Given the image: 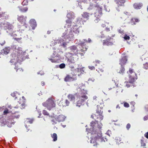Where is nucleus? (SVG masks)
I'll list each match as a JSON object with an SVG mask.
<instances>
[{"label": "nucleus", "instance_id": "1", "mask_svg": "<svg viewBox=\"0 0 148 148\" xmlns=\"http://www.w3.org/2000/svg\"><path fill=\"white\" fill-rule=\"evenodd\" d=\"M84 41H85V42H81L80 43V45L81 46L80 50H78L76 46L73 45L70 47V53H71L72 54H75L77 55L79 54L81 56H84V54L83 53H82V52H85L86 51L87 49V48L85 46V42H87V41L85 40Z\"/></svg>", "mask_w": 148, "mask_h": 148}, {"label": "nucleus", "instance_id": "2", "mask_svg": "<svg viewBox=\"0 0 148 148\" xmlns=\"http://www.w3.org/2000/svg\"><path fill=\"white\" fill-rule=\"evenodd\" d=\"M92 136L90 140L91 143L94 144L93 146L97 145L99 142H105L107 141L108 139L106 136L102 137L101 132L100 131L97 133H95L94 134H92Z\"/></svg>", "mask_w": 148, "mask_h": 148}, {"label": "nucleus", "instance_id": "3", "mask_svg": "<svg viewBox=\"0 0 148 148\" xmlns=\"http://www.w3.org/2000/svg\"><path fill=\"white\" fill-rule=\"evenodd\" d=\"M98 122L97 121H92L90 123L91 127L90 129L86 128V131L88 133L91 132L92 134H94L95 133L101 132V127L98 125Z\"/></svg>", "mask_w": 148, "mask_h": 148}, {"label": "nucleus", "instance_id": "4", "mask_svg": "<svg viewBox=\"0 0 148 148\" xmlns=\"http://www.w3.org/2000/svg\"><path fill=\"white\" fill-rule=\"evenodd\" d=\"M127 73L128 74L129 77V82H126V86L127 88L131 86L129 83L132 84L135 81V80L137 79L136 74L134 72V69L130 68Z\"/></svg>", "mask_w": 148, "mask_h": 148}, {"label": "nucleus", "instance_id": "5", "mask_svg": "<svg viewBox=\"0 0 148 148\" xmlns=\"http://www.w3.org/2000/svg\"><path fill=\"white\" fill-rule=\"evenodd\" d=\"M13 124L12 119H6L3 116L0 117V126H4L6 125L9 127H11Z\"/></svg>", "mask_w": 148, "mask_h": 148}, {"label": "nucleus", "instance_id": "6", "mask_svg": "<svg viewBox=\"0 0 148 148\" xmlns=\"http://www.w3.org/2000/svg\"><path fill=\"white\" fill-rule=\"evenodd\" d=\"M66 58L67 59V62L68 64L71 66V64H74L78 59V55L71 53H68Z\"/></svg>", "mask_w": 148, "mask_h": 148}, {"label": "nucleus", "instance_id": "7", "mask_svg": "<svg viewBox=\"0 0 148 148\" xmlns=\"http://www.w3.org/2000/svg\"><path fill=\"white\" fill-rule=\"evenodd\" d=\"M42 105L49 110L55 107L56 105L54 101L52 99H49L45 102L43 103Z\"/></svg>", "mask_w": 148, "mask_h": 148}, {"label": "nucleus", "instance_id": "8", "mask_svg": "<svg viewBox=\"0 0 148 148\" xmlns=\"http://www.w3.org/2000/svg\"><path fill=\"white\" fill-rule=\"evenodd\" d=\"M23 57L20 55L16 56V55L13 54L12 55V58L11 59L10 61L11 63L12 64H15L17 62L20 63L23 61Z\"/></svg>", "mask_w": 148, "mask_h": 148}, {"label": "nucleus", "instance_id": "9", "mask_svg": "<svg viewBox=\"0 0 148 148\" xmlns=\"http://www.w3.org/2000/svg\"><path fill=\"white\" fill-rule=\"evenodd\" d=\"M78 88L80 90V95L78 96V98L81 101L84 102L88 98V97L86 95L87 94V91L84 89H82L80 88Z\"/></svg>", "mask_w": 148, "mask_h": 148}, {"label": "nucleus", "instance_id": "10", "mask_svg": "<svg viewBox=\"0 0 148 148\" xmlns=\"http://www.w3.org/2000/svg\"><path fill=\"white\" fill-rule=\"evenodd\" d=\"M27 18V17L26 16H24L21 15L19 16H18L17 18L18 21L22 24H23V25H25V27H27V26H26V24L25 23Z\"/></svg>", "mask_w": 148, "mask_h": 148}, {"label": "nucleus", "instance_id": "11", "mask_svg": "<svg viewBox=\"0 0 148 148\" xmlns=\"http://www.w3.org/2000/svg\"><path fill=\"white\" fill-rule=\"evenodd\" d=\"M70 16V15L69 14H67V17L68 19L66 21V23L64 25V28H69L72 26V21L73 18L72 17L69 18Z\"/></svg>", "mask_w": 148, "mask_h": 148}, {"label": "nucleus", "instance_id": "12", "mask_svg": "<svg viewBox=\"0 0 148 148\" xmlns=\"http://www.w3.org/2000/svg\"><path fill=\"white\" fill-rule=\"evenodd\" d=\"M84 72V71L83 68H77L73 71V75H75L79 76L83 74Z\"/></svg>", "mask_w": 148, "mask_h": 148}, {"label": "nucleus", "instance_id": "13", "mask_svg": "<svg viewBox=\"0 0 148 148\" xmlns=\"http://www.w3.org/2000/svg\"><path fill=\"white\" fill-rule=\"evenodd\" d=\"M91 117L98 122L99 121H101L103 119V116L102 114L96 113L95 114H93L91 115Z\"/></svg>", "mask_w": 148, "mask_h": 148}, {"label": "nucleus", "instance_id": "14", "mask_svg": "<svg viewBox=\"0 0 148 148\" xmlns=\"http://www.w3.org/2000/svg\"><path fill=\"white\" fill-rule=\"evenodd\" d=\"M69 104L70 102L68 100L62 99L60 101L58 105L60 106L66 107L69 106Z\"/></svg>", "mask_w": 148, "mask_h": 148}, {"label": "nucleus", "instance_id": "15", "mask_svg": "<svg viewBox=\"0 0 148 148\" xmlns=\"http://www.w3.org/2000/svg\"><path fill=\"white\" fill-rule=\"evenodd\" d=\"M62 36L66 39H68L69 41H71L73 39V35L72 32H70L67 35L65 33H63Z\"/></svg>", "mask_w": 148, "mask_h": 148}, {"label": "nucleus", "instance_id": "16", "mask_svg": "<svg viewBox=\"0 0 148 148\" xmlns=\"http://www.w3.org/2000/svg\"><path fill=\"white\" fill-rule=\"evenodd\" d=\"M112 39L111 37H108L106 40H103V45H112L113 44L112 42H110V40Z\"/></svg>", "mask_w": 148, "mask_h": 148}, {"label": "nucleus", "instance_id": "17", "mask_svg": "<svg viewBox=\"0 0 148 148\" xmlns=\"http://www.w3.org/2000/svg\"><path fill=\"white\" fill-rule=\"evenodd\" d=\"M140 59L142 61L146 62L148 61V52H146L140 57Z\"/></svg>", "mask_w": 148, "mask_h": 148}, {"label": "nucleus", "instance_id": "18", "mask_svg": "<svg viewBox=\"0 0 148 148\" xmlns=\"http://www.w3.org/2000/svg\"><path fill=\"white\" fill-rule=\"evenodd\" d=\"M102 13L101 12L100 14L99 12H97L95 13V19L94 20V21L95 23H97L100 20V16L101 14Z\"/></svg>", "mask_w": 148, "mask_h": 148}, {"label": "nucleus", "instance_id": "19", "mask_svg": "<svg viewBox=\"0 0 148 148\" xmlns=\"http://www.w3.org/2000/svg\"><path fill=\"white\" fill-rule=\"evenodd\" d=\"M126 1V0H115V2L118 7L123 6Z\"/></svg>", "mask_w": 148, "mask_h": 148}, {"label": "nucleus", "instance_id": "20", "mask_svg": "<svg viewBox=\"0 0 148 148\" xmlns=\"http://www.w3.org/2000/svg\"><path fill=\"white\" fill-rule=\"evenodd\" d=\"M29 23L32 28H35L36 26V23L34 19H31L29 21Z\"/></svg>", "mask_w": 148, "mask_h": 148}, {"label": "nucleus", "instance_id": "21", "mask_svg": "<svg viewBox=\"0 0 148 148\" xmlns=\"http://www.w3.org/2000/svg\"><path fill=\"white\" fill-rule=\"evenodd\" d=\"M75 78L69 75H67L64 79V81L66 82H70L75 80Z\"/></svg>", "mask_w": 148, "mask_h": 148}, {"label": "nucleus", "instance_id": "22", "mask_svg": "<svg viewBox=\"0 0 148 148\" xmlns=\"http://www.w3.org/2000/svg\"><path fill=\"white\" fill-rule=\"evenodd\" d=\"M143 6V4L140 3H136L133 4L134 8L136 9H140Z\"/></svg>", "mask_w": 148, "mask_h": 148}, {"label": "nucleus", "instance_id": "23", "mask_svg": "<svg viewBox=\"0 0 148 148\" xmlns=\"http://www.w3.org/2000/svg\"><path fill=\"white\" fill-rule=\"evenodd\" d=\"M127 61V59L126 56H124L120 60L119 64L122 66L125 64Z\"/></svg>", "mask_w": 148, "mask_h": 148}, {"label": "nucleus", "instance_id": "24", "mask_svg": "<svg viewBox=\"0 0 148 148\" xmlns=\"http://www.w3.org/2000/svg\"><path fill=\"white\" fill-rule=\"evenodd\" d=\"M139 19L136 17L132 18L131 20V22L133 25H136V23L139 22Z\"/></svg>", "mask_w": 148, "mask_h": 148}, {"label": "nucleus", "instance_id": "25", "mask_svg": "<svg viewBox=\"0 0 148 148\" xmlns=\"http://www.w3.org/2000/svg\"><path fill=\"white\" fill-rule=\"evenodd\" d=\"M65 119V117L64 116L60 115H59L57 117V119L58 122H61L64 121Z\"/></svg>", "mask_w": 148, "mask_h": 148}, {"label": "nucleus", "instance_id": "26", "mask_svg": "<svg viewBox=\"0 0 148 148\" xmlns=\"http://www.w3.org/2000/svg\"><path fill=\"white\" fill-rule=\"evenodd\" d=\"M14 69L16 70V72L18 73H21L23 71V70L21 68L18 66V65H17V66L16 65Z\"/></svg>", "mask_w": 148, "mask_h": 148}, {"label": "nucleus", "instance_id": "27", "mask_svg": "<svg viewBox=\"0 0 148 148\" xmlns=\"http://www.w3.org/2000/svg\"><path fill=\"white\" fill-rule=\"evenodd\" d=\"M89 13H88L86 12H84L82 14V16L84 19H86L87 20L89 19Z\"/></svg>", "mask_w": 148, "mask_h": 148}, {"label": "nucleus", "instance_id": "28", "mask_svg": "<svg viewBox=\"0 0 148 148\" xmlns=\"http://www.w3.org/2000/svg\"><path fill=\"white\" fill-rule=\"evenodd\" d=\"M53 55L52 56H53V58H57V59L58 60L60 59V55L58 53V51H54L53 52Z\"/></svg>", "mask_w": 148, "mask_h": 148}, {"label": "nucleus", "instance_id": "29", "mask_svg": "<svg viewBox=\"0 0 148 148\" xmlns=\"http://www.w3.org/2000/svg\"><path fill=\"white\" fill-rule=\"evenodd\" d=\"M141 147L142 148H147L146 147V143L145 141L141 139L140 140Z\"/></svg>", "mask_w": 148, "mask_h": 148}, {"label": "nucleus", "instance_id": "30", "mask_svg": "<svg viewBox=\"0 0 148 148\" xmlns=\"http://www.w3.org/2000/svg\"><path fill=\"white\" fill-rule=\"evenodd\" d=\"M101 27L106 28H109L110 27H112V26H110V25H109V24L108 23L105 22L104 23L102 24L101 25Z\"/></svg>", "mask_w": 148, "mask_h": 148}, {"label": "nucleus", "instance_id": "31", "mask_svg": "<svg viewBox=\"0 0 148 148\" xmlns=\"http://www.w3.org/2000/svg\"><path fill=\"white\" fill-rule=\"evenodd\" d=\"M34 119H33L27 118L25 121V123L32 124L33 123Z\"/></svg>", "mask_w": 148, "mask_h": 148}, {"label": "nucleus", "instance_id": "32", "mask_svg": "<svg viewBox=\"0 0 148 148\" xmlns=\"http://www.w3.org/2000/svg\"><path fill=\"white\" fill-rule=\"evenodd\" d=\"M97 109L96 110V113H98V114H102L103 111L102 108L101 107H100L99 108V107H98V105L97 106Z\"/></svg>", "mask_w": 148, "mask_h": 148}, {"label": "nucleus", "instance_id": "33", "mask_svg": "<svg viewBox=\"0 0 148 148\" xmlns=\"http://www.w3.org/2000/svg\"><path fill=\"white\" fill-rule=\"evenodd\" d=\"M69 99L71 101H74L75 100V96L71 94H69L68 96Z\"/></svg>", "mask_w": 148, "mask_h": 148}, {"label": "nucleus", "instance_id": "34", "mask_svg": "<svg viewBox=\"0 0 148 148\" xmlns=\"http://www.w3.org/2000/svg\"><path fill=\"white\" fill-rule=\"evenodd\" d=\"M51 137L53 138V141H56L57 140V135L56 133H53L51 134Z\"/></svg>", "mask_w": 148, "mask_h": 148}, {"label": "nucleus", "instance_id": "35", "mask_svg": "<svg viewBox=\"0 0 148 148\" xmlns=\"http://www.w3.org/2000/svg\"><path fill=\"white\" fill-rule=\"evenodd\" d=\"M84 102L79 99L78 100L77 102L76 106L79 107L81 105H84Z\"/></svg>", "mask_w": 148, "mask_h": 148}, {"label": "nucleus", "instance_id": "36", "mask_svg": "<svg viewBox=\"0 0 148 148\" xmlns=\"http://www.w3.org/2000/svg\"><path fill=\"white\" fill-rule=\"evenodd\" d=\"M84 102L79 99L78 100L77 102L76 106L79 107L81 105H84Z\"/></svg>", "mask_w": 148, "mask_h": 148}, {"label": "nucleus", "instance_id": "37", "mask_svg": "<svg viewBox=\"0 0 148 148\" xmlns=\"http://www.w3.org/2000/svg\"><path fill=\"white\" fill-rule=\"evenodd\" d=\"M6 30L7 32L11 35L14 33V31H13V28H7Z\"/></svg>", "mask_w": 148, "mask_h": 148}, {"label": "nucleus", "instance_id": "38", "mask_svg": "<svg viewBox=\"0 0 148 148\" xmlns=\"http://www.w3.org/2000/svg\"><path fill=\"white\" fill-rule=\"evenodd\" d=\"M28 10V8L27 7H25L22 8L20 9V11L22 12H26Z\"/></svg>", "mask_w": 148, "mask_h": 148}, {"label": "nucleus", "instance_id": "39", "mask_svg": "<svg viewBox=\"0 0 148 148\" xmlns=\"http://www.w3.org/2000/svg\"><path fill=\"white\" fill-rule=\"evenodd\" d=\"M11 112L9 111L8 108H6L5 109L3 112V114L4 115H5Z\"/></svg>", "mask_w": 148, "mask_h": 148}, {"label": "nucleus", "instance_id": "40", "mask_svg": "<svg viewBox=\"0 0 148 148\" xmlns=\"http://www.w3.org/2000/svg\"><path fill=\"white\" fill-rule=\"evenodd\" d=\"M125 70V69L122 66H121V68H120V70L118 72L120 74H122L124 73Z\"/></svg>", "mask_w": 148, "mask_h": 148}, {"label": "nucleus", "instance_id": "41", "mask_svg": "<svg viewBox=\"0 0 148 148\" xmlns=\"http://www.w3.org/2000/svg\"><path fill=\"white\" fill-rule=\"evenodd\" d=\"M49 59L52 62H57L58 60V59H55V58H53V56H52V58H49Z\"/></svg>", "mask_w": 148, "mask_h": 148}, {"label": "nucleus", "instance_id": "42", "mask_svg": "<svg viewBox=\"0 0 148 148\" xmlns=\"http://www.w3.org/2000/svg\"><path fill=\"white\" fill-rule=\"evenodd\" d=\"M143 68L145 69H148V62H146L143 64Z\"/></svg>", "mask_w": 148, "mask_h": 148}, {"label": "nucleus", "instance_id": "43", "mask_svg": "<svg viewBox=\"0 0 148 148\" xmlns=\"http://www.w3.org/2000/svg\"><path fill=\"white\" fill-rule=\"evenodd\" d=\"M3 53L6 54L8 53L10 51L9 49L7 48H6L3 49Z\"/></svg>", "mask_w": 148, "mask_h": 148}, {"label": "nucleus", "instance_id": "44", "mask_svg": "<svg viewBox=\"0 0 148 148\" xmlns=\"http://www.w3.org/2000/svg\"><path fill=\"white\" fill-rule=\"evenodd\" d=\"M29 1L28 0H24L22 3V5H27L28 4V2Z\"/></svg>", "mask_w": 148, "mask_h": 148}, {"label": "nucleus", "instance_id": "45", "mask_svg": "<svg viewBox=\"0 0 148 148\" xmlns=\"http://www.w3.org/2000/svg\"><path fill=\"white\" fill-rule=\"evenodd\" d=\"M101 61L98 60H96L95 61L93 62V63L94 64L95 66H97L98 64H99Z\"/></svg>", "mask_w": 148, "mask_h": 148}, {"label": "nucleus", "instance_id": "46", "mask_svg": "<svg viewBox=\"0 0 148 148\" xmlns=\"http://www.w3.org/2000/svg\"><path fill=\"white\" fill-rule=\"evenodd\" d=\"M97 70L99 73H103L104 71V70L102 68H99Z\"/></svg>", "mask_w": 148, "mask_h": 148}, {"label": "nucleus", "instance_id": "47", "mask_svg": "<svg viewBox=\"0 0 148 148\" xmlns=\"http://www.w3.org/2000/svg\"><path fill=\"white\" fill-rule=\"evenodd\" d=\"M56 119L57 118L53 119L51 120L52 122H53V124H55L57 123L58 122V121L57 120V119Z\"/></svg>", "mask_w": 148, "mask_h": 148}, {"label": "nucleus", "instance_id": "48", "mask_svg": "<svg viewBox=\"0 0 148 148\" xmlns=\"http://www.w3.org/2000/svg\"><path fill=\"white\" fill-rule=\"evenodd\" d=\"M42 114L45 115L49 116V113L45 110H44L42 111Z\"/></svg>", "mask_w": 148, "mask_h": 148}, {"label": "nucleus", "instance_id": "49", "mask_svg": "<svg viewBox=\"0 0 148 148\" xmlns=\"http://www.w3.org/2000/svg\"><path fill=\"white\" fill-rule=\"evenodd\" d=\"M124 106L126 108H128L130 106L128 103L126 102H124Z\"/></svg>", "mask_w": 148, "mask_h": 148}, {"label": "nucleus", "instance_id": "50", "mask_svg": "<svg viewBox=\"0 0 148 148\" xmlns=\"http://www.w3.org/2000/svg\"><path fill=\"white\" fill-rule=\"evenodd\" d=\"M80 21L77 20V23L76 25L77 26H78L79 27H82V26H81L82 25L81 24V23H80Z\"/></svg>", "mask_w": 148, "mask_h": 148}, {"label": "nucleus", "instance_id": "51", "mask_svg": "<svg viewBox=\"0 0 148 148\" xmlns=\"http://www.w3.org/2000/svg\"><path fill=\"white\" fill-rule=\"evenodd\" d=\"M65 65L64 63H62L59 65V67L60 69H63L65 67Z\"/></svg>", "mask_w": 148, "mask_h": 148}, {"label": "nucleus", "instance_id": "52", "mask_svg": "<svg viewBox=\"0 0 148 148\" xmlns=\"http://www.w3.org/2000/svg\"><path fill=\"white\" fill-rule=\"evenodd\" d=\"M124 39L125 40H129L130 37L127 35H125L124 37Z\"/></svg>", "mask_w": 148, "mask_h": 148}, {"label": "nucleus", "instance_id": "53", "mask_svg": "<svg viewBox=\"0 0 148 148\" xmlns=\"http://www.w3.org/2000/svg\"><path fill=\"white\" fill-rule=\"evenodd\" d=\"M131 127V125L130 123H128L126 127V128L127 130H129V129Z\"/></svg>", "mask_w": 148, "mask_h": 148}, {"label": "nucleus", "instance_id": "54", "mask_svg": "<svg viewBox=\"0 0 148 148\" xmlns=\"http://www.w3.org/2000/svg\"><path fill=\"white\" fill-rule=\"evenodd\" d=\"M88 68L91 70H93L95 69V67L93 66H89Z\"/></svg>", "mask_w": 148, "mask_h": 148}, {"label": "nucleus", "instance_id": "55", "mask_svg": "<svg viewBox=\"0 0 148 148\" xmlns=\"http://www.w3.org/2000/svg\"><path fill=\"white\" fill-rule=\"evenodd\" d=\"M115 88L116 87L115 86H113L110 87V88H109V90H114V89H115Z\"/></svg>", "mask_w": 148, "mask_h": 148}, {"label": "nucleus", "instance_id": "56", "mask_svg": "<svg viewBox=\"0 0 148 148\" xmlns=\"http://www.w3.org/2000/svg\"><path fill=\"white\" fill-rule=\"evenodd\" d=\"M144 136L147 138L148 139V132H147L144 134Z\"/></svg>", "mask_w": 148, "mask_h": 148}, {"label": "nucleus", "instance_id": "57", "mask_svg": "<svg viewBox=\"0 0 148 148\" xmlns=\"http://www.w3.org/2000/svg\"><path fill=\"white\" fill-rule=\"evenodd\" d=\"M93 99L94 100H97V99H98V98L96 96H94L93 97Z\"/></svg>", "mask_w": 148, "mask_h": 148}, {"label": "nucleus", "instance_id": "58", "mask_svg": "<svg viewBox=\"0 0 148 148\" xmlns=\"http://www.w3.org/2000/svg\"><path fill=\"white\" fill-rule=\"evenodd\" d=\"M11 96L13 97H16V95L15 93L13 92L11 94Z\"/></svg>", "mask_w": 148, "mask_h": 148}, {"label": "nucleus", "instance_id": "59", "mask_svg": "<svg viewBox=\"0 0 148 148\" xmlns=\"http://www.w3.org/2000/svg\"><path fill=\"white\" fill-rule=\"evenodd\" d=\"M4 14L2 12L0 13V18L3 16Z\"/></svg>", "mask_w": 148, "mask_h": 148}, {"label": "nucleus", "instance_id": "60", "mask_svg": "<svg viewBox=\"0 0 148 148\" xmlns=\"http://www.w3.org/2000/svg\"><path fill=\"white\" fill-rule=\"evenodd\" d=\"M144 121H146V120H147V119H148V117L147 116H145L144 117Z\"/></svg>", "mask_w": 148, "mask_h": 148}, {"label": "nucleus", "instance_id": "61", "mask_svg": "<svg viewBox=\"0 0 148 148\" xmlns=\"http://www.w3.org/2000/svg\"><path fill=\"white\" fill-rule=\"evenodd\" d=\"M4 106H3V107H0V111H1L3 110V109H4Z\"/></svg>", "mask_w": 148, "mask_h": 148}, {"label": "nucleus", "instance_id": "62", "mask_svg": "<svg viewBox=\"0 0 148 148\" xmlns=\"http://www.w3.org/2000/svg\"><path fill=\"white\" fill-rule=\"evenodd\" d=\"M79 86L81 87H84V86L85 85L84 84H83V83H82L81 84H79Z\"/></svg>", "mask_w": 148, "mask_h": 148}, {"label": "nucleus", "instance_id": "63", "mask_svg": "<svg viewBox=\"0 0 148 148\" xmlns=\"http://www.w3.org/2000/svg\"><path fill=\"white\" fill-rule=\"evenodd\" d=\"M41 84L42 86H44L45 85V83L44 82L42 81L41 82Z\"/></svg>", "mask_w": 148, "mask_h": 148}, {"label": "nucleus", "instance_id": "64", "mask_svg": "<svg viewBox=\"0 0 148 148\" xmlns=\"http://www.w3.org/2000/svg\"><path fill=\"white\" fill-rule=\"evenodd\" d=\"M66 43L64 42L63 44V45L64 47H66Z\"/></svg>", "mask_w": 148, "mask_h": 148}]
</instances>
